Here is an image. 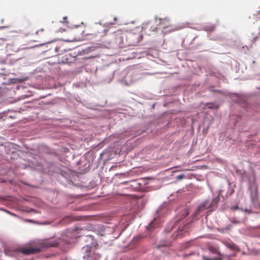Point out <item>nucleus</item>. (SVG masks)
I'll return each instance as SVG.
<instances>
[{"mask_svg": "<svg viewBox=\"0 0 260 260\" xmlns=\"http://www.w3.org/2000/svg\"><path fill=\"white\" fill-rule=\"evenodd\" d=\"M202 258L204 260H222V258L221 257L210 258H208V257L204 256V255L202 256Z\"/></svg>", "mask_w": 260, "mask_h": 260, "instance_id": "obj_14", "label": "nucleus"}, {"mask_svg": "<svg viewBox=\"0 0 260 260\" xmlns=\"http://www.w3.org/2000/svg\"><path fill=\"white\" fill-rule=\"evenodd\" d=\"M245 212H247L249 213V212L248 211V210L247 209H245Z\"/></svg>", "mask_w": 260, "mask_h": 260, "instance_id": "obj_25", "label": "nucleus"}, {"mask_svg": "<svg viewBox=\"0 0 260 260\" xmlns=\"http://www.w3.org/2000/svg\"><path fill=\"white\" fill-rule=\"evenodd\" d=\"M17 82H22V80H20V79H17Z\"/></svg>", "mask_w": 260, "mask_h": 260, "instance_id": "obj_23", "label": "nucleus"}, {"mask_svg": "<svg viewBox=\"0 0 260 260\" xmlns=\"http://www.w3.org/2000/svg\"><path fill=\"white\" fill-rule=\"evenodd\" d=\"M103 30L102 27L100 26H94L87 28L86 30L82 31L84 36H96L100 33V30Z\"/></svg>", "mask_w": 260, "mask_h": 260, "instance_id": "obj_4", "label": "nucleus"}, {"mask_svg": "<svg viewBox=\"0 0 260 260\" xmlns=\"http://www.w3.org/2000/svg\"><path fill=\"white\" fill-rule=\"evenodd\" d=\"M188 214V212H187V213H186L185 216L187 215Z\"/></svg>", "mask_w": 260, "mask_h": 260, "instance_id": "obj_27", "label": "nucleus"}, {"mask_svg": "<svg viewBox=\"0 0 260 260\" xmlns=\"http://www.w3.org/2000/svg\"><path fill=\"white\" fill-rule=\"evenodd\" d=\"M5 254L8 256H15L16 254V250L10 249L9 248L5 249Z\"/></svg>", "mask_w": 260, "mask_h": 260, "instance_id": "obj_9", "label": "nucleus"}, {"mask_svg": "<svg viewBox=\"0 0 260 260\" xmlns=\"http://www.w3.org/2000/svg\"><path fill=\"white\" fill-rule=\"evenodd\" d=\"M82 250L85 253L83 258L86 260H96L100 257V255L92 251L91 247L89 245L84 246Z\"/></svg>", "mask_w": 260, "mask_h": 260, "instance_id": "obj_3", "label": "nucleus"}, {"mask_svg": "<svg viewBox=\"0 0 260 260\" xmlns=\"http://www.w3.org/2000/svg\"><path fill=\"white\" fill-rule=\"evenodd\" d=\"M225 245L231 249L236 250L237 249V246L234 243L226 242Z\"/></svg>", "mask_w": 260, "mask_h": 260, "instance_id": "obj_10", "label": "nucleus"}, {"mask_svg": "<svg viewBox=\"0 0 260 260\" xmlns=\"http://www.w3.org/2000/svg\"><path fill=\"white\" fill-rule=\"evenodd\" d=\"M157 25L158 21L157 19H156L153 21H149L147 22L143 27V28L146 32L149 33L155 31L157 29Z\"/></svg>", "mask_w": 260, "mask_h": 260, "instance_id": "obj_6", "label": "nucleus"}, {"mask_svg": "<svg viewBox=\"0 0 260 260\" xmlns=\"http://www.w3.org/2000/svg\"><path fill=\"white\" fill-rule=\"evenodd\" d=\"M259 35H260V25H259Z\"/></svg>", "mask_w": 260, "mask_h": 260, "instance_id": "obj_26", "label": "nucleus"}, {"mask_svg": "<svg viewBox=\"0 0 260 260\" xmlns=\"http://www.w3.org/2000/svg\"><path fill=\"white\" fill-rule=\"evenodd\" d=\"M231 209L233 210H237V209H239V208L238 206L237 205V206H233V207H231Z\"/></svg>", "mask_w": 260, "mask_h": 260, "instance_id": "obj_20", "label": "nucleus"}, {"mask_svg": "<svg viewBox=\"0 0 260 260\" xmlns=\"http://www.w3.org/2000/svg\"><path fill=\"white\" fill-rule=\"evenodd\" d=\"M158 24L161 28H166L170 26V20L168 18L157 19Z\"/></svg>", "mask_w": 260, "mask_h": 260, "instance_id": "obj_7", "label": "nucleus"}, {"mask_svg": "<svg viewBox=\"0 0 260 260\" xmlns=\"http://www.w3.org/2000/svg\"><path fill=\"white\" fill-rule=\"evenodd\" d=\"M100 33L99 35H100V34H103V32H100Z\"/></svg>", "mask_w": 260, "mask_h": 260, "instance_id": "obj_28", "label": "nucleus"}, {"mask_svg": "<svg viewBox=\"0 0 260 260\" xmlns=\"http://www.w3.org/2000/svg\"><path fill=\"white\" fill-rule=\"evenodd\" d=\"M206 106L208 107L209 109H218L219 107V106L215 104L214 103H208L206 104Z\"/></svg>", "mask_w": 260, "mask_h": 260, "instance_id": "obj_11", "label": "nucleus"}, {"mask_svg": "<svg viewBox=\"0 0 260 260\" xmlns=\"http://www.w3.org/2000/svg\"><path fill=\"white\" fill-rule=\"evenodd\" d=\"M185 178V175H183V174H181V175H178L177 176L176 178L177 180H180L182 179H184Z\"/></svg>", "mask_w": 260, "mask_h": 260, "instance_id": "obj_16", "label": "nucleus"}, {"mask_svg": "<svg viewBox=\"0 0 260 260\" xmlns=\"http://www.w3.org/2000/svg\"><path fill=\"white\" fill-rule=\"evenodd\" d=\"M67 17H63V19H64V20H66L67 19ZM65 22H66V21H65Z\"/></svg>", "mask_w": 260, "mask_h": 260, "instance_id": "obj_24", "label": "nucleus"}, {"mask_svg": "<svg viewBox=\"0 0 260 260\" xmlns=\"http://www.w3.org/2000/svg\"><path fill=\"white\" fill-rule=\"evenodd\" d=\"M231 221L232 223H234V224L238 223L240 222L238 220H235L234 219H231Z\"/></svg>", "mask_w": 260, "mask_h": 260, "instance_id": "obj_17", "label": "nucleus"}, {"mask_svg": "<svg viewBox=\"0 0 260 260\" xmlns=\"http://www.w3.org/2000/svg\"><path fill=\"white\" fill-rule=\"evenodd\" d=\"M258 39V37H254L253 39L252 40V41L253 43H255L256 40Z\"/></svg>", "mask_w": 260, "mask_h": 260, "instance_id": "obj_19", "label": "nucleus"}, {"mask_svg": "<svg viewBox=\"0 0 260 260\" xmlns=\"http://www.w3.org/2000/svg\"><path fill=\"white\" fill-rule=\"evenodd\" d=\"M219 200V197L214 198L212 202L210 203L209 201H205L201 205L198 209L199 211L208 208H213L216 207Z\"/></svg>", "mask_w": 260, "mask_h": 260, "instance_id": "obj_5", "label": "nucleus"}, {"mask_svg": "<svg viewBox=\"0 0 260 260\" xmlns=\"http://www.w3.org/2000/svg\"><path fill=\"white\" fill-rule=\"evenodd\" d=\"M256 19L257 20H260V11L257 13L256 15Z\"/></svg>", "mask_w": 260, "mask_h": 260, "instance_id": "obj_18", "label": "nucleus"}, {"mask_svg": "<svg viewBox=\"0 0 260 260\" xmlns=\"http://www.w3.org/2000/svg\"><path fill=\"white\" fill-rule=\"evenodd\" d=\"M52 49H53L55 50V52H57L59 49V47L57 46V45L55 44L54 42H53L52 43V46L51 47Z\"/></svg>", "mask_w": 260, "mask_h": 260, "instance_id": "obj_15", "label": "nucleus"}, {"mask_svg": "<svg viewBox=\"0 0 260 260\" xmlns=\"http://www.w3.org/2000/svg\"><path fill=\"white\" fill-rule=\"evenodd\" d=\"M245 177L248 179L251 201L255 207H259V204L257 196L258 187L255 183V176L252 174L248 175L246 174H244L243 176V179H244Z\"/></svg>", "mask_w": 260, "mask_h": 260, "instance_id": "obj_1", "label": "nucleus"}, {"mask_svg": "<svg viewBox=\"0 0 260 260\" xmlns=\"http://www.w3.org/2000/svg\"><path fill=\"white\" fill-rule=\"evenodd\" d=\"M181 232H180H180H178V234L176 236V237H179V234H180V235H182V230H180Z\"/></svg>", "mask_w": 260, "mask_h": 260, "instance_id": "obj_21", "label": "nucleus"}, {"mask_svg": "<svg viewBox=\"0 0 260 260\" xmlns=\"http://www.w3.org/2000/svg\"><path fill=\"white\" fill-rule=\"evenodd\" d=\"M36 34L37 35L39 36L38 38L40 39V38H42L44 36V29H41L38 31H37L36 32Z\"/></svg>", "mask_w": 260, "mask_h": 260, "instance_id": "obj_12", "label": "nucleus"}, {"mask_svg": "<svg viewBox=\"0 0 260 260\" xmlns=\"http://www.w3.org/2000/svg\"><path fill=\"white\" fill-rule=\"evenodd\" d=\"M191 246V241H188L183 244L182 245V248L186 249L188 248V247H190Z\"/></svg>", "mask_w": 260, "mask_h": 260, "instance_id": "obj_13", "label": "nucleus"}, {"mask_svg": "<svg viewBox=\"0 0 260 260\" xmlns=\"http://www.w3.org/2000/svg\"><path fill=\"white\" fill-rule=\"evenodd\" d=\"M58 245L57 242H41L37 244L34 247H26L20 249L19 250L21 253L25 255H29L35 254L40 252L44 248L50 247H56Z\"/></svg>", "mask_w": 260, "mask_h": 260, "instance_id": "obj_2", "label": "nucleus"}, {"mask_svg": "<svg viewBox=\"0 0 260 260\" xmlns=\"http://www.w3.org/2000/svg\"><path fill=\"white\" fill-rule=\"evenodd\" d=\"M12 80H13L12 83H15L16 82V80L15 79H12Z\"/></svg>", "mask_w": 260, "mask_h": 260, "instance_id": "obj_22", "label": "nucleus"}, {"mask_svg": "<svg viewBox=\"0 0 260 260\" xmlns=\"http://www.w3.org/2000/svg\"><path fill=\"white\" fill-rule=\"evenodd\" d=\"M208 249L212 253H216L220 256H222V254L219 251L218 247L213 246H210L208 247Z\"/></svg>", "mask_w": 260, "mask_h": 260, "instance_id": "obj_8", "label": "nucleus"}]
</instances>
